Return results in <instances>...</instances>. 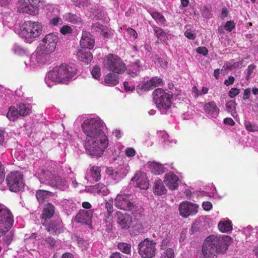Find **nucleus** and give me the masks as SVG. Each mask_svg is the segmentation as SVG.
<instances>
[{
	"label": "nucleus",
	"instance_id": "obj_1",
	"mask_svg": "<svg viewBox=\"0 0 258 258\" xmlns=\"http://www.w3.org/2000/svg\"><path fill=\"white\" fill-rule=\"evenodd\" d=\"M82 127L86 136L84 144L86 152L92 156L101 157L108 145L107 137L101 129V123L94 118L86 119Z\"/></svg>",
	"mask_w": 258,
	"mask_h": 258
},
{
	"label": "nucleus",
	"instance_id": "obj_2",
	"mask_svg": "<svg viewBox=\"0 0 258 258\" xmlns=\"http://www.w3.org/2000/svg\"><path fill=\"white\" fill-rule=\"evenodd\" d=\"M231 237L228 235L218 236L211 235L205 240L202 252L205 258H214L218 253L225 252L231 243Z\"/></svg>",
	"mask_w": 258,
	"mask_h": 258
},
{
	"label": "nucleus",
	"instance_id": "obj_3",
	"mask_svg": "<svg viewBox=\"0 0 258 258\" xmlns=\"http://www.w3.org/2000/svg\"><path fill=\"white\" fill-rule=\"evenodd\" d=\"M77 72V69L74 64L63 63L54 67L48 73L47 76L51 81L61 84H68Z\"/></svg>",
	"mask_w": 258,
	"mask_h": 258
},
{
	"label": "nucleus",
	"instance_id": "obj_4",
	"mask_svg": "<svg viewBox=\"0 0 258 258\" xmlns=\"http://www.w3.org/2000/svg\"><path fill=\"white\" fill-rule=\"evenodd\" d=\"M42 32V26L38 22L32 21L24 23L21 28L20 36L31 43L38 37Z\"/></svg>",
	"mask_w": 258,
	"mask_h": 258
},
{
	"label": "nucleus",
	"instance_id": "obj_5",
	"mask_svg": "<svg viewBox=\"0 0 258 258\" xmlns=\"http://www.w3.org/2000/svg\"><path fill=\"white\" fill-rule=\"evenodd\" d=\"M103 65L109 71L117 74H122L126 69L123 61L117 55L111 53L104 57Z\"/></svg>",
	"mask_w": 258,
	"mask_h": 258
},
{
	"label": "nucleus",
	"instance_id": "obj_6",
	"mask_svg": "<svg viewBox=\"0 0 258 258\" xmlns=\"http://www.w3.org/2000/svg\"><path fill=\"white\" fill-rule=\"evenodd\" d=\"M153 100L161 111L168 109L171 106L172 94L166 93L161 88H157L153 92Z\"/></svg>",
	"mask_w": 258,
	"mask_h": 258
},
{
	"label": "nucleus",
	"instance_id": "obj_7",
	"mask_svg": "<svg viewBox=\"0 0 258 258\" xmlns=\"http://www.w3.org/2000/svg\"><path fill=\"white\" fill-rule=\"evenodd\" d=\"M13 223V215L10 209L0 204V237L9 231Z\"/></svg>",
	"mask_w": 258,
	"mask_h": 258
},
{
	"label": "nucleus",
	"instance_id": "obj_8",
	"mask_svg": "<svg viewBox=\"0 0 258 258\" xmlns=\"http://www.w3.org/2000/svg\"><path fill=\"white\" fill-rule=\"evenodd\" d=\"M58 41V36L54 33H49L40 41L37 49L42 54H50L55 51Z\"/></svg>",
	"mask_w": 258,
	"mask_h": 258
},
{
	"label": "nucleus",
	"instance_id": "obj_9",
	"mask_svg": "<svg viewBox=\"0 0 258 258\" xmlns=\"http://www.w3.org/2000/svg\"><path fill=\"white\" fill-rule=\"evenodd\" d=\"M156 243L146 238L138 244V253L142 258H152L156 253Z\"/></svg>",
	"mask_w": 258,
	"mask_h": 258
},
{
	"label": "nucleus",
	"instance_id": "obj_10",
	"mask_svg": "<svg viewBox=\"0 0 258 258\" xmlns=\"http://www.w3.org/2000/svg\"><path fill=\"white\" fill-rule=\"evenodd\" d=\"M6 181L10 190L13 192L19 191L24 186L22 174L18 171L9 174Z\"/></svg>",
	"mask_w": 258,
	"mask_h": 258
},
{
	"label": "nucleus",
	"instance_id": "obj_11",
	"mask_svg": "<svg viewBox=\"0 0 258 258\" xmlns=\"http://www.w3.org/2000/svg\"><path fill=\"white\" fill-rule=\"evenodd\" d=\"M198 207L195 204L183 202L179 206V214L182 217L187 218L190 215H195L198 212Z\"/></svg>",
	"mask_w": 258,
	"mask_h": 258
},
{
	"label": "nucleus",
	"instance_id": "obj_12",
	"mask_svg": "<svg viewBox=\"0 0 258 258\" xmlns=\"http://www.w3.org/2000/svg\"><path fill=\"white\" fill-rule=\"evenodd\" d=\"M115 219L119 227L125 230L128 229L132 223V218L129 214L120 211L116 212Z\"/></svg>",
	"mask_w": 258,
	"mask_h": 258
},
{
	"label": "nucleus",
	"instance_id": "obj_13",
	"mask_svg": "<svg viewBox=\"0 0 258 258\" xmlns=\"http://www.w3.org/2000/svg\"><path fill=\"white\" fill-rule=\"evenodd\" d=\"M93 211L91 210H81L75 217V221L85 225H90L93 217Z\"/></svg>",
	"mask_w": 258,
	"mask_h": 258
},
{
	"label": "nucleus",
	"instance_id": "obj_14",
	"mask_svg": "<svg viewBox=\"0 0 258 258\" xmlns=\"http://www.w3.org/2000/svg\"><path fill=\"white\" fill-rule=\"evenodd\" d=\"M132 203L128 195H118L114 201L115 206L117 208L124 211L129 209Z\"/></svg>",
	"mask_w": 258,
	"mask_h": 258
},
{
	"label": "nucleus",
	"instance_id": "obj_15",
	"mask_svg": "<svg viewBox=\"0 0 258 258\" xmlns=\"http://www.w3.org/2000/svg\"><path fill=\"white\" fill-rule=\"evenodd\" d=\"M132 181H136V185L142 189H147L149 186V180L146 173L138 171L132 178Z\"/></svg>",
	"mask_w": 258,
	"mask_h": 258
},
{
	"label": "nucleus",
	"instance_id": "obj_16",
	"mask_svg": "<svg viewBox=\"0 0 258 258\" xmlns=\"http://www.w3.org/2000/svg\"><path fill=\"white\" fill-rule=\"evenodd\" d=\"M44 175L46 176V181L50 186L57 188L62 184L63 179L59 176L52 174L48 171L45 172Z\"/></svg>",
	"mask_w": 258,
	"mask_h": 258
},
{
	"label": "nucleus",
	"instance_id": "obj_17",
	"mask_svg": "<svg viewBox=\"0 0 258 258\" xmlns=\"http://www.w3.org/2000/svg\"><path fill=\"white\" fill-rule=\"evenodd\" d=\"M80 43L82 48L91 49L94 46L95 40L90 33L84 32L80 40Z\"/></svg>",
	"mask_w": 258,
	"mask_h": 258
},
{
	"label": "nucleus",
	"instance_id": "obj_18",
	"mask_svg": "<svg viewBox=\"0 0 258 258\" xmlns=\"http://www.w3.org/2000/svg\"><path fill=\"white\" fill-rule=\"evenodd\" d=\"M204 109L206 113L214 118L217 117L219 114V109L214 101L205 103Z\"/></svg>",
	"mask_w": 258,
	"mask_h": 258
},
{
	"label": "nucleus",
	"instance_id": "obj_19",
	"mask_svg": "<svg viewBox=\"0 0 258 258\" xmlns=\"http://www.w3.org/2000/svg\"><path fill=\"white\" fill-rule=\"evenodd\" d=\"M178 177L176 175L167 173L165 175L164 181L169 189L174 190L178 187Z\"/></svg>",
	"mask_w": 258,
	"mask_h": 258
},
{
	"label": "nucleus",
	"instance_id": "obj_20",
	"mask_svg": "<svg viewBox=\"0 0 258 258\" xmlns=\"http://www.w3.org/2000/svg\"><path fill=\"white\" fill-rule=\"evenodd\" d=\"M77 59L82 62V64H89L93 59V56L89 50L82 49L77 52Z\"/></svg>",
	"mask_w": 258,
	"mask_h": 258
},
{
	"label": "nucleus",
	"instance_id": "obj_21",
	"mask_svg": "<svg viewBox=\"0 0 258 258\" xmlns=\"http://www.w3.org/2000/svg\"><path fill=\"white\" fill-rule=\"evenodd\" d=\"M62 228L61 222L53 220L48 224L47 230L50 234L55 235L61 233L63 230Z\"/></svg>",
	"mask_w": 258,
	"mask_h": 258
},
{
	"label": "nucleus",
	"instance_id": "obj_22",
	"mask_svg": "<svg viewBox=\"0 0 258 258\" xmlns=\"http://www.w3.org/2000/svg\"><path fill=\"white\" fill-rule=\"evenodd\" d=\"M54 213V206L51 203H47L44 206L41 214V218L45 220L50 219L53 216Z\"/></svg>",
	"mask_w": 258,
	"mask_h": 258
},
{
	"label": "nucleus",
	"instance_id": "obj_23",
	"mask_svg": "<svg viewBox=\"0 0 258 258\" xmlns=\"http://www.w3.org/2000/svg\"><path fill=\"white\" fill-rule=\"evenodd\" d=\"M154 193L157 195H163L166 193L167 189L163 185L161 180H156L153 186Z\"/></svg>",
	"mask_w": 258,
	"mask_h": 258
},
{
	"label": "nucleus",
	"instance_id": "obj_24",
	"mask_svg": "<svg viewBox=\"0 0 258 258\" xmlns=\"http://www.w3.org/2000/svg\"><path fill=\"white\" fill-rule=\"evenodd\" d=\"M104 82L108 86H114L118 84L119 77L114 73H110L105 76Z\"/></svg>",
	"mask_w": 258,
	"mask_h": 258
},
{
	"label": "nucleus",
	"instance_id": "obj_25",
	"mask_svg": "<svg viewBox=\"0 0 258 258\" xmlns=\"http://www.w3.org/2000/svg\"><path fill=\"white\" fill-rule=\"evenodd\" d=\"M54 194L52 192L45 190H38L36 193V197L39 203H43L46 198L52 197Z\"/></svg>",
	"mask_w": 258,
	"mask_h": 258
},
{
	"label": "nucleus",
	"instance_id": "obj_26",
	"mask_svg": "<svg viewBox=\"0 0 258 258\" xmlns=\"http://www.w3.org/2000/svg\"><path fill=\"white\" fill-rule=\"evenodd\" d=\"M149 166L151 172L155 174L159 175L165 171L163 165L155 162L149 163Z\"/></svg>",
	"mask_w": 258,
	"mask_h": 258
},
{
	"label": "nucleus",
	"instance_id": "obj_27",
	"mask_svg": "<svg viewBox=\"0 0 258 258\" xmlns=\"http://www.w3.org/2000/svg\"><path fill=\"white\" fill-rule=\"evenodd\" d=\"M128 211H130L132 214L136 218H140L144 212V208L139 205H137L132 203Z\"/></svg>",
	"mask_w": 258,
	"mask_h": 258
},
{
	"label": "nucleus",
	"instance_id": "obj_28",
	"mask_svg": "<svg viewBox=\"0 0 258 258\" xmlns=\"http://www.w3.org/2000/svg\"><path fill=\"white\" fill-rule=\"evenodd\" d=\"M90 173L92 179L98 181L101 179V168L98 166H92L90 169Z\"/></svg>",
	"mask_w": 258,
	"mask_h": 258
},
{
	"label": "nucleus",
	"instance_id": "obj_29",
	"mask_svg": "<svg viewBox=\"0 0 258 258\" xmlns=\"http://www.w3.org/2000/svg\"><path fill=\"white\" fill-rule=\"evenodd\" d=\"M64 17L66 21L71 23L79 24L82 22L81 17L73 13H67L65 14Z\"/></svg>",
	"mask_w": 258,
	"mask_h": 258
},
{
	"label": "nucleus",
	"instance_id": "obj_30",
	"mask_svg": "<svg viewBox=\"0 0 258 258\" xmlns=\"http://www.w3.org/2000/svg\"><path fill=\"white\" fill-rule=\"evenodd\" d=\"M218 227L219 230L223 233L228 232L232 230V224L230 221L220 222Z\"/></svg>",
	"mask_w": 258,
	"mask_h": 258
},
{
	"label": "nucleus",
	"instance_id": "obj_31",
	"mask_svg": "<svg viewBox=\"0 0 258 258\" xmlns=\"http://www.w3.org/2000/svg\"><path fill=\"white\" fill-rule=\"evenodd\" d=\"M19 116L20 115L18 111V109L15 106H11L7 114L8 118L10 120L14 121L16 120Z\"/></svg>",
	"mask_w": 258,
	"mask_h": 258
},
{
	"label": "nucleus",
	"instance_id": "obj_32",
	"mask_svg": "<svg viewBox=\"0 0 258 258\" xmlns=\"http://www.w3.org/2000/svg\"><path fill=\"white\" fill-rule=\"evenodd\" d=\"M153 30L156 35V36L160 40L163 41L164 42L167 40L168 37L163 29L155 26L154 27Z\"/></svg>",
	"mask_w": 258,
	"mask_h": 258
},
{
	"label": "nucleus",
	"instance_id": "obj_33",
	"mask_svg": "<svg viewBox=\"0 0 258 258\" xmlns=\"http://www.w3.org/2000/svg\"><path fill=\"white\" fill-rule=\"evenodd\" d=\"M93 190L98 194L101 193L103 195L106 194L108 191L106 186L101 183H99L95 185L93 187Z\"/></svg>",
	"mask_w": 258,
	"mask_h": 258
},
{
	"label": "nucleus",
	"instance_id": "obj_34",
	"mask_svg": "<svg viewBox=\"0 0 258 258\" xmlns=\"http://www.w3.org/2000/svg\"><path fill=\"white\" fill-rule=\"evenodd\" d=\"M18 111L20 116H24L30 113L31 109L29 105L27 106L25 104H22L19 106Z\"/></svg>",
	"mask_w": 258,
	"mask_h": 258
},
{
	"label": "nucleus",
	"instance_id": "obj_35",
	"mask_svg": "<svg viewBox=\"0 0 258 258\" xmlns=\"http://www.w3.org/2000/svg\"><path fill=\"white\" fill-rule=\"evenodd\" d=\"M236 105V103L233 100H230L226 103V107L227 111L230 112L233 116H234V114L236 113L235 109Z\"/></svg>",
	"mask_w": 258,
	"mask_h": 258
},
{
	"label": "nucleus",
	"instance_id": "obj_36",
	"mask_svg": "<svg viewBox=\"0 0 258 258\" xmlns=\"http://www.w3.org/2000/svg\"><path fill=\"white\" fill-rule=\"evenodd\" d=\"M244 125L245 129L250 132H255L258 131V126L253 122H251L249 121H245Z\"/></svg>",
	"mask_w": 258,
	"mask_h": 258
},
{
	"label": "nucleus",
	"instance_id": "obj_37",
	"mask_svg": "<svg viewBox=\"0 0 258 258\" xmlns=\"http://www.w3.org/2000/svg\"><path fill=\"white\" fill-rule=\"evenodd\" d=\"M118 248L123 253L129 254L131 251V246L126 243H119L118 244Z\"/></svg>",
	"mask_w": 258,
	"mask_h": 258
},
{
	"label": "nucleus",
	"instance_id": "obj_38",
	"mask_svg": "<svg viewBox=\"0 0 258 258\" xmlns=\"http://www.w3.org/2000/svg\"><path fill=\"white\" fill-rule=\"evenodd\" d=\"M144 228L142 225L139 224L136 225L132 229L130 230L131 234L134 235H138L143 233Z\"/></svg>",
	"mask_w": 258,
	"mask_h": 258
},
{
	"label": "nucleus",
	"instance_id": "obj_39",
	"mask_svg": "<svg viewBox=\"0 0 258 258\" xmlns=\"http://www.w3.org/2000/svg\"><path fill=\"white\" fill-rule=\"evenodd\" d=\"M73 4L78 7H87L90 5V0H72Z\"/></svg>",
	"mask_w": 258,
	"mask_h": 258
},
{
	"label": "nucleus",
	"instance_id": "obj_40",
	"mask_svg": "<svg viewBox=\"0 0 258 258\" xmlns=\"http://www.w3.org/2000/svg\"><path fill=\"white\" fill-rule=\"evenodd\" d=\"M150 81L153 88L163 85V81L160 78H158L157 77H152Z\"/></svg>",
	"mask_w": 258,
	"mask_h": 258
},
{
	"label": "nucleus",
	"instance_id": "obj_41",
	"mask_svg": "<svg viewBox=\"0 0 258 258\" xmlns=\"http://www.w3.org/2000/svg\"><path fill=\"white\" fill-rule=\"evenodd\" d=\"M43 241L44 245H47V246L51 248H53L56 244V240L51 236L46 238Z\"/></svg>",
	"mask_w": 258,
	"mask_h": 258
},
{
	"label": "nucleus",
	"instance_id": "obj_42",
	"mask_svg": "<svg viewBox=\"0 0 258 258\" xmlns=\"http://www.w3.org/2000/svg\"><path fill=\"white\" fill-rule=\"evenodd\" d=\"M152 17L153 18H154L156 21H158L160 23L163 24H164V23L166 21V20L164 18V17L159 12H154L152 14Z\"/></svg>",
	"mask_w": 258,
	"mask_h": 258
},
{
	"label": "nucleus",
	"instance_id": "obj_43",
	"mask_svg": "<svg viewBox=\"0 0 258 258\" xmlns=\"http://www.w3.org/2000/svg\"><path fill=\"white\" fill-rule=\"evenodd\" d=\"M3 236H4L3 238L4 242L6 243L7 245H10L13 240V233L11 232H9L8 231Z\"/></svg>",
	"mask_w": 258,
	"mask_h": 258
},
{
	"label": "nucleus",
	"instance_id": "obj_44",
	"mask_svg": "<svg viewBox=\"0 0 258 258\" xmlns=\"http://www.w3.org/2000/svg\"><path fill=\"white\" fill-rule=\"evenodd\" d=\"M91 74L95 79H99L101 76L100 68L97 66H94L91 71Z\"/></svg>",
	"mask_w": 258,
	"mask_h": 258
},
{
	"label": "nucleus",
	"instance_id": "obj_45",
	"mask_svg": "<svg viewBox=\"0 0 258 258\" xmlns=\"http://www.w3.org/2000/svg\"><path fill=\"white\" fill-rule=\"evenodd\" d=\"M224 29L228 32H231L235 28V24L233 21H228L224 25Z\"/></svg>",
	"mask_w": 258,
	"mask_h": 258
},
{
	"label": "nucleus",
	"instance_id": "obj_46",
	"mask_svg": "<svg viewBox=\"0 0 258 258\" xmlns=\"http://www.w3.org/2000/svg\"><path fill=\"white\" fill-rule=\"evenodd\" d=\"M163 258H174V252L172 248H168L163 254Z\"/></svg>",
	"mask_w": 258,
	"mask_h": 258
},
{
	"label": "nucleus",
	"instance_id": "obj_47",
	"mask_svg": "<svg viewBox=\"0 0 258 258\" xmlns=\"http://www.w3.org/2000/svg\"><path fill=\"white\" fill-rule=\"evenodd\" d=\"M60 32L62 34L66 35L72 33L73 29L68 25H64L60 28Z\"/></svg>",
	"mask_w": 258,
	"mask_h": 258
},
{
	"label": "nucleus",
	"instance_id": "obj_48",
	"mask_svg": "<svg viewBox=\"0 0 258 258\" xmlns=\"http://www.w3.org/2000/svg\"><path fill=\"white\" fill-rule=\"evenodd\" d=\"M240 93V90L237 88H232L228 93V95L231 98H234Z\"/></svg>",
	"mask_w": 258,
	"mask_h": 258
},
{
	"label": "nucleus",
	"instance_id": "obj_49",
	"mask_svg": "<svg viewBox=\"0 0 258 258\" xmlns=\"http://www.w3.org/2000/svg\"><path fill=\"white\" fill-rule=\"evenodd\" d=\"M256 69V66L253 64H250L248 66L247 71V76L246 77V79L248 80L250 78V77L251 74L253 73V71Z\"/></svg>",
	"mask_w": 258,
	"mask_h": 258
},
{
	"label": "nucleus",
	"instance_id": "obj_50",
	"mask_svg": "<svg viewBox=\"0 0 258 258\" xmlns=\"http://www.w3.org/2000/svg\"><path fill=\"white\" fill-rule=\"evenodd\" d=\"M150 81H148L145 82L141 86V89L144 91H148L150 89H153V88L152 86Z\"/></svg>",
	"mask_w": 258,
	"mask_h": 258
},
{
	"label": "nucleus",
	"instance_id": "obj_51",
	"mask_svg": "<svg viewBox=\"0 0 258 258\" xmlns=\"http://www.w3.org/2000/svg\"><path fill=\"white\" fill-rule=\"evenodd\" d=\"M19 12L22 13H28L33 15H35L36 13H37V11L36 12L35 10H31V9L29 8L28 7H23L21 9V10H19Z\"/></svg>",
	"mask_w": 258,
	"mask_h": 258
},
{
	"label": "nucleus",
	"instance_id": "obj_52",
	"mask_svg": "<svg viewBox=\"0 0 258 258\" xmlns=\"http://www.w3.org/2000/svg\"><path fill=\"white\" fill-rule=\"evenodd\" d=\"M196 51L200 54L206 56L208 54V50L205 47H199L197 48Z\"/></svg>",
	"mask_w": 258,
	"mask_h": 258
},
{
	"label": "nucleus",
	"instance_id": "obj_53",
	"mask_svg": "<svg viewBox=\"0 0 258 258\" xmlns=\"http://www.w3.org/2000/svg\"><path fill=\"white\" fill-rule=\"evenodd\" d=\"M184 34L189 39L194 40L196 38V35L190 30H187Z\"/></svg>",
	"mask_w": 258,
	"mask_h": 258
},
{
	"label": "nucleus",
	"instance_id": "obj_54",
	"mask_svg": "<svg viewBox=\"0 0 258 258\" xmlns=\"http://www.w3.org/2000/svg\"><path fill=\"white\" fill-rule=\"evenodd\" d=\"M132 67L135 71L140 72V70L142 69V66L141 65L140 61L139 60H137L133 63Z\"/></svg>",
	"mask_w": 258,
	"mask_h": 258
},
{
	"label": "nucleus",
	"instance_id": "obj_55",
	"mask_svg": "<svg viewBox=\"0 0 258 258\" xmlns=\"http://www.w3.org/2000/svg\"><path fill=\"white\" fill-rule=\"evenodd\" d=\"M170 240V237L168 235H166L161 242V246L162 247V248H164L166 247V246L168 245V243L169 242Z\"/></svg>",
	"mask_w": 258,
	"mask_h": 258
},
{
	"label": "nucleus",
	"instance_id": "obj_56",
	"mask_svg": "<svg viewBox=\"0 0 258 258\" xmlns=\"http://www.w3.org/2000/svg\"><path fill=\"white\" fill-rule=\"evenodd\" d=\"M136 151L133 148H128L125 150V154L127 157H133L135 155Z\"/></svg>",
	"mask_w": 258,
	"mask_h": 258
},
{
	"label": "nucleus",
	"instance_id": "obj_57",
	"mask_svg": "<svg viewBox=\"0 0 258 258\" xmlns=\"http://www.w3.org/2000/svg\"><path fill=\"white\" fill-rule=\"evenodd\" d=\"M105 208L107 210V213L110 216L113 212V208L112 204L111 203L107 202H106L105 204Z\"/></svg>",
	"mask_w": 258,
	"mask_h": 258
},
{
	"label": "nucleus",
	"instance_id": "obj_58",
	"mask_svg": "<svg viewBox=\"0 0 258 258\" xmlns=\"http://www.w3.org/2000/svg\"><path fill=\"white\" fill-rule=\"evenodd\" d=\"M250 89L247 88L244 90L243 92V100L245 101L249 99L250 96Z\"/></svg>",
	"mask_w": 258,
	"mask_h": 258
},
{
	"label": "nucleus",
	"instance_id": "obj_59",
	"mask_svg": "<svg viewBox=\"0 0 258 258\" xmlns=\"http://www.w3.org/2000/svg\"><path fill=\"white\" fill-rule=\"evenodd\" d=\"M202 207L205 210L208 211L212 208V205L210 202H204Z\"/></svg>",
	"mask_w": 258,
	"mask_h": 258
},
{
	"label": "nucleus",
	"instance_id": "obj_60",
	"mask_svg": "<svg viewBox=\"0 0 258 258\" xmlns=\"http://www.w3.org/2000/svg\"><path fill=\"white\" fill-rule=\"evenodd\" d=\"M223 123L225 124H228L230 126H233L235 124L233 119L230 117L225 118L223 120Z\"/></svg>",
	"mask_w": 258,
	"mask_h": 258
},
{
	"label": "nucleus",
	"instance_id": "obj_61",
	"mask_svg": "<svg viewBox=\"0 0 258 258\" xmlns=\"http://www.w3.org/2000/svg\"><path fill=\"white\" fill-rule=\"evenodd\" d=\"M42 0H28L30 5L33 7H37Z\"/></svg>",
	"mask_w": 258,
	"mask_h": 258
},
{
	"label": "nucleus",
	"instance_id": "obj_62",
	"mask_svg": "<svg viewBox=\"0 0 258 258\" xmlns=\"http://www.w3.org/2000/svg\"><path fill=\"white\" fill-rule=\"evenodd\" d=\"M235 79L233 76H229L228 79H226L224 81V84L228 86L233 84Z\"/></svg>",
	"mask_w": 258,
	"mask_h": 258
},
{
	"label": "nucleus",
	"instance_id": "obj_63",
	"mask_svg": "<svg viewBox=\"0 0 258 258\" xmlns=\"http://www.w3.org/2000/svg\"><path fill=\"white\" fill-rule=\"evenodd\" d=\"M123 86L124 87V89L126 91H132L134 90L135 89V87L134 86H130L129 84L127 82H124L123 83Z\"/></svg>",
	"mask_w": 258,
	"mask_h": 258
},
{
	"label": "nucleus",
	"instance_id": "obj_64",
	"mask_svg": "<svg viewBox=\"0 0 258 258\" xmlns=\"http://www.w3.org/2000/svg\"><path fill=\"white\" fill-rule=\"evenodd\" d=\"M200 230V228L198 226V224L196 223H195L192 224L191 227V232L192 234L195 233L196 232L199 231Z\"/></svg>",
	"mask_w": 258,
	"mask_h": 258
}]
</instances>
